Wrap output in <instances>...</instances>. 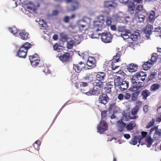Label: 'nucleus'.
<instances>
[{"instance_id":"f257e3e1","label":"nucleus","mask_w":161,"mask_h":161,"mask_svg":"<svg viewBox=\"0 0 161 161\" xmlns=\"http://www.w3.org/2000/svg\"><path fill=\"white\" fill-rule=\"evenodd\" d=\"M147 14V12L143 8L142 5H138L136 7L134 18L140 23L144 22Z\"/></svg>"},{"instance_id":"f03ea898","label":"nucleus","mask_w":161,"mask_h":161,"mask_svg":"<svg viewBox=\"0 0 161 161\" xmlns=\"http://www.w3.org/2000/svg\"><path fill=\"white\" fill-rule=\"evenodd\" d=\"M115 87L116 90L119 89L121 91H123L126 89L129 86L128 81H123L121 77L119 76L116 75L114 79Z\"/></svg>"},{"instance_id":"7ed1b4c3","label":"nucleus","mask_w":161,"mask_h":161,"mask_svg":"<svg viewBox=\"0 0 161 161\" xmlns=\"http://www.w3.org/2000/svg\"><path fill=\"white\" fill-rule=\"evenodd\" d=\"M105 82L99 81L96 83L95 88H93L92 90L90 88H88L87 90H85L84 88H81V91L86 94L90 95H94L99 94L100 90L102 89L103 86V83Z\"/></svg>"},{"instance_id":"20e7f679","label":"nucleus","mask_w":161,"mask_h":161,"mask_svg":"<svg viewBox=\"0 0 161 161\" xmlns=\"http://www.w3.org/2000/svg\"><path fill=\"white\" fill-rule=\"evenodd\" d=\"M31 46V44L26 42L20 47L18 51L17 54L18 56L21 58H25L27 55L28 50Z\"/></svg>"},{"instance_id":"39448f33","label":"nucleus","mask_w":161,"mask_h":161,"mask_svg":"<svg viewBox=\"0 0 161 161\" xmlns=\"http://www.w3.org/2000/svg\"><path fill=\"white\" fill-rule=\"evenodd\" d=\"M104 22V17L103 15H100L98 17L97 20L94 21L93 27L94 28H99L102 30V28H104L105 26Z\"/></svg>"},{"instance_id":"423d86ee","label":"nucleus","mask_w":161,"mask_h":161,"mask_svg":"<svg viewBox=\"0 0 161 161\" xmlns=\"http://www.w3.org/2000/svg\"><path fill=\"white\" fill-rule=\"evenodd\" d=\"M113 35L109 32H103L101 33V39L104 43L111 42L113 39Z\"/></svg>"},{"instance_id":"0eeeda50","label":"nucleus","mask_w":161,"mask_h":161,"mask_svg":"<svg viewBox=\"0 0 161 161\" xmlns=\"http://www.w3.org/2000/svg\"><path fill=\"white\" fill-rule=\"evenodd\" d=\"M67 3H71V7H68L67 11L70 12L73 11L78 9L79 6V3L77 0H65Z\"/></svg>"},{"instance_id":"6e6552de","label":"nucleus","mask_w":161,"mask_h":161,"mask_svg":"<svg viewBox=\"0 0 161 161\" xmlns=\"http://www.w3.org/2000/svg\"><path fill=\"white\" fill-rule=\"evenodd\" d=\"M29 58L31 64L33 67H36L39 65L40 58L37 53L30 56Z\"/></svg>"},{"instance_id":"1a4fd4ad","label":"nucleus","mask_w":161,"mask_h":161,"mask_svg":"<svg viewBox=\"0 0 161 161\" xmlns=\"http://www.w3.org/2000/svg\"><path fill=\"white\" fill-rule=\"evenodd\" d=\"M108 125L106 122L103 120H101L97 127L98 131L101 134L107 130Z\"/></svg>"},{"instance_id":"9d476101","label":"nucleus","mask_w":161,"mask_h":161,"mask_svg":"<svg viewBox=\"0 0 161 161\" xmlns=\"http://www.w3.org/2000/svg\"><path fill=\"white\" fill-rule=\"evenodd\" d=\"M155 14L156 11L154 10H151L149 12H147V21L150 23H153L156 18L155 17Z\"/></svg>"},{"instance_id":"9b49d317","label":"nucleus","mask_w":161,"mask_h":161,"mask_svg":"<svg viewBox=\"0 0 161 161\" xmlns=\"http://www.w3.org/2000/svg\"><path fill=\"white\" fill-rule=\"evenodd\" d=\"M109 98L107 94L102 93L99 97L98 101L100 103L105 105L109 101Z\"/></svg>"},{"instance_id":"f8f14e48","label":"nucleus","mask_w":161,"mask_h":161,"mask_svg":"<svg viewBox=\"0 0 161 161\" xmlns=\"http://www.w3.org/2000/svg\"><path fill=\"white\" fill-rule=\"evenodd\" d=\"M117 5V4L112 1H107L104 2V7L109 9L114 8Z\"/></svg>"},{"instance_id":"ddd939ff","label":"nucleus","mask_w":161,"mask_h":161,"mask_svg":"<svg viewBox=\"0 0 161 161\" xmlns=\"http://www.w3.org/2000/svg\"><path fill=\"white\" fill-rule=\"evenodd\" d=\"M85 65L83 62H80L78 64H74L73 69L77 73H80L85 68Z\"/></svg>"},{"instance_id":"4468645a","label":"nucleus","mask_w":161,"mask_h":161,"mask_svg":"<svg viewBox=\"0 0 161 161\" xmlns=\"http://www.w3.org/2000/svg\"><path fill=\"white\" fill-rule=\"evenodd\" d=\"M153 30V26L148 24H147L145 27L143 31L144 33L147 35V38L152 33Z\"/></svg>"},{"instance_id":"2eb2a0df","label":"nucleus","mask_w":161,"mask_h":161,"mask_svg":"<svg viewBox=\"0 0 161 161\" xmlns=\"http://www.w3.org/2000/svg\"><path fill=\"white\" fill-rule=\"evenodd\" d=\"M59 58V59L63 62H67L69 61L70 58V53H66L64 54H60Z\"/></svg>"},{"instance_id":"dca6fc26","label":"nucleus","mask_w":161,"mask_h":161,"mask_svg":"<svg viewBox=\"0 0 161 161\" xmlns=\"http://www.w3.org/2000/svg\"><path fill=\"white\" fill-rule=\"evenodd\" d=\"M106 76V74L104 72H99L97 73L96 75V78L99 81L104 82V81Z\"/></svg>"},{"instance_id":"f3484780","label":"nucleus","mask_w":161,"mask_h":161,"mask_svg":"<svg viewBox=\"0 0 161 161\" xmlns=\"http://www.w3.org/2000/svg\"><path fill=\"white\" fill-rule=\"evenodd\" d=\"M155 131L154 136H161V129H158V126H154L152 127L149 132L150 134H153Z\"/></svg>"},{"instance_id":"a211bd4d","label":"nucleus","mask_w":161,"mask_h":161,"mask_svg":"<svg viewBox=\"0 0 161 161\" xmlns=\"http://www.w3.org/2000/svg\"><path fill=\"white\" fill-rule=\"evenodd\" d=\"M96 61L94 58L93 57H91L88 58L86 63V64L90 68H92L96 66Z\"/></svg>"},{"instance_id":"6ab92c4d","label":"nucleus","mask_w":161,"mask_h":161,"mask_svg":"<svg viewBox=\"0 0 161 161\" xmlns=\"http://www.w3.org/2000/svg\"><path fill=\"white\" fill-rule=\"evenodd\" d=\"M138 66L134 64L131 63L126 66V69L130 72H135L137 71Z\"/></svg>"},{"instance_id":"aec40b11","label":"nucleus","mask_w":161,"mask_h":161,"mask_svg":"<svg viewBox=\"0 0 161 161\" xmlns=\"http://www.w3.org/2000/svg\"><path fill=\"white\" fill-rule=\"evenodd\" d=\"M20 37L22 40H26L29 38V33L25 30H22L20 31L19 33Z\"/></svg>"},{"instance_id":"412c9836","label":"nucleus","mask_w":161,"mask_h":161,"mask_svg":"<svg viewBox=\"0 0 161 161\" xmlns=\"http://www.w3.org/2000/svg\"><path fill=\"white\" fill-rule=\"evenodd\" d=\"M142 86V84H135L133 85L131 87L130 89V90L133 92L137 91H140L139 90V89L141 88Z\"/></svg>"},{"instance_id":"4be33fe9","label":"nucleus","mask_w":161,"mask_h":161,"mask_svg":"<svg viewBox=\"0 0 161 161\" xmlns=\"http://www.w3.org/2000/svg\"><path fill=\"white\" fill-rule=\"evenodd\" d=\"M141 141V137L140 136L136 135L134 136L130 143L131 144L134 145H136L138 142H140Z\"/></svg>"},{"instance_id":"5701e85b","label":"nucleus","mask_w":161,"mask_h":161,"mask_svg":"<svg viewBox=\"0 0 161 161\" xmlns=\"http://www.w3.org/2000/svg\"><path fill=\"white\" fill-rule=\"evenodd\" d=\"M151 95L150 92L147 89L143 90L141 93V96L142 99L144 100H146L147 98Z\"/></svg>"},{"instance_id":"b1692460","label":"nucleus","mask_w":161,"mask_h":161,"mask_svg":"<svg viewBox=\"0 0 161 161\" xmlns=\"http://www.w3.org/2000/svg\"><path fill=\"white\" fill-rule=\"evenodd\" d=\"M118 122L119 123L118 125V131L121 132L123 131L125 127L126 128V124L122 121H118Z\"/></svg>"},{"instance_id":"393cba45","label":"nucleus","mask_w":161,"mask_h":161,"mask_svg":"<svg viewBox=\"0 0 161 161\" xmlns=\"http://www.w3.org/2000/svg\"><path fill=\"white\" fill-rule=\"evenodd\" d=\"M100 31H101V29L99 28L97 29L96 30L91 34V38H99V36H101V33H98V32Z\"/></svg>"},{"instance_id":"a878e982","label":"nucleus","mask_w":161,"mask_h":161,"mask_svg":"<svg viewBox=\"0 0 161 161\" xmlns=\"http://www.w3.org/2000/svg\"><path fill=\"white\" fill-rule=\"evenodd\" d=\"M153 65L149 61L145 62L142 65V68L144 70H148Z\"/></svg>"},{"instance_id":"bb28decb","label":"nucleus","mask_w":161,"mask_h":161,"mask_svg":"<svg viewBox=\"0 0 161 161\" xmlns=\"http://www.w3.org/2000/svg\"><path fill=\"white\" fill-rule=\"evenodd\" d=\"M140 93V91H137L131 94V100L132 101H136L137 99L138 96Z\"/></svg>"},{"instance_id":"cd10ccee","label":"nucleus","mask_w":161,"mask_h":161,"mask_svg":"<svg viewBox=\"0 0 161 161\" xmlns=\"http://www.w3.org/2000/svg\"><path fill=\"white\" fill-rule=\"evenodd\" d=\"M138 78L136 75L133 76L131 79V82L133 85L135 84H142V83L139 81H137Z\"/></svg>"},{"instance_id":"c85d7f7f","label":"nucleus","mask_w":161,"mask_h":161,"mask_svg":"<svg viewBox=\"0 0 161 161\" xmlns=\"http://www.w3.org/2000/svg\"><path fill=\"white\" fill-rule=\"evenodd\" d=\"M85 80H88L89 82L93 81L92 75L89 73L86 74L85 76L84 77Z\"/></svg>"},{"instance_id":"c756f323","label":"nucleus","mask_w":161,"mask_h":161,"mask_svg":"<svg viewBox=\"0 0 161 161\" xmlns=\"http://www.w3.org/2000/svg\"><path fill=\"white\" fill-rule=\"evenodd\" d=\"M88 24L84 25V24L80 23L79 25V28L81 31H85L88 28Z\"/></svg>"},{"instance_id":"7c9ffc66","label":"nucleus","mask_w":161,"mask_h":161,"mask_svg":"<svg viewBox=\"0 0 161 161\" xmlns=\"http://www.w3.org/2000/svg\"><path fill=\"white\" fill-rule=\"evenodd\" d=\"M135 126V122L131 121L127 125H126V128L128 130H132Z\"/></svg>"},{"instance_id":"2f4dec72","label":"nucleus","mask_w":161,"mask_h":161,"mask_svg":"<svg viewBox=\"0 0 161 161\" xmlns=\"http://www.w3.org/2000/svg\"><path fill=\"white\" fill-rule=\"evenodd\" d=\"M138 110H139L134 108L131 109V114L133 116L132 117H131V119H135L137 118V116H136V114Z\"/></svg>"},{"instance_id":"473e14b6","label":"nucleus","mask_w":161,"mask_h":161,"mask_svg":"<svg viewBox=\"0 0 161 161\" xmlns=\"http://www.w3.org/2000/svg\"><path fill=\"white\" fill-rule=\"evenodd\" d=\"M158 57L156 54H153L152 56L150 62L152 64H155L157 59Z\"/></svg>"},{"instance_id":"72a5a7b5","label":"nucleus","mask_w":161,"mask_h":161,"mask_svg":"<svg viewBox=\"0 0 161 161\" xmlns=\"http://www.w3.org/2000/svg\"><path fill=\"white\" fill-rule=\"evenodd\" d=\"M153 31L155 32L156 36L161 37V27H157Z\"/></svg>"},{"instance_id":"f704fd0d","label":"nucleus","mask_w":161,"mask_h":161,"mask_svg":"<svg viewBox=\"0 0 161 161\" xmlns=\"http://www.w3.org/2000/svg\"><path fill=\"white\" fill-rule=\"evenodd\" d=\"M129 33V31L127 30L125 32H123L122 33H121L120 36L124 40L129 39V36L128 35Z\"/></svg>"},{"instance_id":"c9c22d12","label":"nucleus","mask_w":161,"mask_h":161,"mask_svg":"<svg viewBox=\"0 0 161 161\" xmlns=\"http://www.w3.org/2000/svg\"><path fill=\"white\" fill-rule=\"evenodd\" d=\"M130 113H128L127 114L125 113L122 117V120L125 121H127L129 119H131V117L130 116Z\"/></svg>"},{"instance_id":"e433bc0d","label":"nucleus","mask_w":161,"mask_h":161,"mask_svg":"<svg viewBox=\"0 0 161 161\" xmlns=\"http://www.w3.org/2000/svg\"><path fill=\"white\" fill-rule=\"evenodd\" d=\"M146 141L147 143V147H150L151 146L153 142L152 139L150 136H148L146 138Z\"/></svg>"},{"instance_id":"4c0bfd02","label":"nucleus","mask_w":161,"mask_h":161,"mask_svg":"<svg viewBox=\"0 0 161 161\" xmlns=\"http://www.w3.org/2000/svg\"><path fill=\"white\" fill-rule=\"evenodd\" d=\"M160 86V85L158 84H154L151 86L150 89L152 91H155L159 88Z\"/></svg>"},{"instance_id":"58836bf2","label":"nucleus","mask_w":161,"mask_h":161,"mask_svg":"<svg viewBox=\"0 0 161 161\" xmlns=\"http://www.w3.org/2000/svg\"><path fill=\"white\" fill-rule=\"evenodd\" d=\"M9 30L10 32L14 35L17 34L19 31V30L14 26L9 28Z\"/></svg>"},{"instance_id":"ea45409f","label":"nucleus","mask_w":161,"mask_h":161,"mask_svg":"<svg viewBox=\"0 0 161 161\" xmlns=\"http://www.w3.org/2000/svg\"><path fill=\"white\" fill-rule=\"evenodd\" d=\"M116 54L119 55L120 56L124 53V51L122 49V47L118 48L117 47L116 50Z\"/></svg>"},{"instance_id":"a19ab883","label":"nucleus","mask_w":161,"mask_h":161,"mask_svg":"<svg viewBox=\"0 0 161 161\" xmlns=\"http://www.w3.org/2000/svg\"><path fill=\"white\" fill-rule=\"evenodd\" d=\"M60 37L61 40L63 42L67 41L68 39V35L64 33H62L60 34Z\"/></svg>"},{"instance_id":"79ce46f5","label":"nucleus","mask_w":161,"mask_h":161,"mask_svg":"<svg viewBox=\"0 0 161 161\" xmlns=\"http://www.w3.org/2000/svg\"><path fill=\"white\" fill-rule=\"evenodd\" d=\"M74 42L73 40H71L67 42V47L68 49H71L74 44Z\"/></svg>"},{"instance_id":"37998d69","label":"nucleus","mask_w":161,"mask_h":161,"mask_svg":"<svg viewBox=\"0 0 161 161\" xmlns=\"http://www.w3.org/2000/svg\"><path fill=\"white\" fill-rule=\"evenodd\" d=\"M137 77H144V76H147V74L145 72L143 71H141L139 73H136L135 74Z\"/></svg>"},{"instance_id":"c03bdc74","label":"nucleus","mask_w":161,"mask_h":161,"mask_svg":"<svg viewBox=\"0 0 161 161\" xmlns=\"http://www.w3.org/2000/svg\"><path fill=\"white\" fill-rule=\"evenodd\" d=\"M81 24H84V25H86V24H88V28H89L90 26L91 22L90 20L88 19H84L81 21Z\"/></svg>"},{"instance_id":"a18cd8bd","label":"nucleus","mask_w":161,"mask_h":161,"mask_svg":"<svg viewBox=\"0 0 161 161\" xmlns=\"http://www.w3.org/2000/svg\"><path fill=\"white\" fill-rule=\"evenodd\" d=\"M155 121V119H152V120L148 122L146 126V128H149L151 127L154 125Z\"/></svg>"},{"instance_id":"49530a36","label":"nucleus","mask_w":161,"mask_h":161,"mask_svg":"<svg viewBox=\"0 0 161 161\" xmlns=\"http://www.w3.org/2000/svg\"><path fill=\"white\" fill-rule=\"evenodd\" d=\"M120 57L121 56L119 55H117V54H116V55L114 57L112 61H113L114 63H117L119 62Z\"/></svg>"},{"instance_id":"de8ad7c7","label":"nucleus","mask_w":161,"mask_h":161,"mask_svg":"<svg viewBox=\"0 0 161 161\" xmlns=\"http://www.w3.org/2000/svg\"><path fill=\"white\" fill-rule=\"evenodd\" d=\"M112 23V18L109 17L108 16L106 18V24L105 25H107V26L110 25Z\"/></svg>"},{"instance_id":"09e8293b","label":"nucleus","mask_w":161,"mask_h":161,"mask_svg":"<svg viewBox=\"0 0 161 161\" xmlns=\"http://www.w3.org/2000/svg\"><path fill=\"white\" fill-rule=\"evenodd\" d=\"M109 64H111V68L112 70H115L116 69L119 67V66L115 65V63H114L113 61H110L109 62Z\"/></svg>"},{"instance_id":"8fccbe9b","label":"nucleus","mask_w":161,"mask_h":161,"mask_svg":"<svg viewBox=\"0 0 161 161\" xmlns=\"http://www.w3.org/2000/svg\"><path fill=\"white\" fill-rule=\"evenodd\" d=\"M59 46L57 43L55 44L53 46V48L55 50L57 51L58 52H61V51H62V49L59 48Z\"/></svg>"},{"instance_id":"3c124183","label":"nucleus","mask_w":161,"mask_h":161,"mask_svg":"<svg viewBox=\"0 0 161 161\" xmlns=\"http://www.w3.org/2000/svg\"><path fill=\"white\" fill-rule=\"evenodd\" d=\"M127 30L125 29V27L119 26L117 29V31L119 32H121L122 33L123 32H125Z\"/></svg>"},{"instance_id":"603ef678","label":"nucleus","mask_w":161,"mask_h":161,"mask_svg":"<svg viewBox=\"0 0 161 161\" xmlns=\"http://www.w3.org/2000/svg\"><path fill=\"white\" fill-rule=\"evenodd\" d=\"M107 111L106 110L101 112V115L102 118L101 120H103V119L105 118V117L107 116Z\"/></svg>"},{"instance_id":"864d4df0","label":"nucleus","mask_w":161,"mask_h":161,"mask_svg":"<svg viewBox=\"0 0 161 161\" xmlns=\"http://www.w3.org/2000/svg\"><path fill=\"white\" fill-rule=\"evenodd\" d=\"M135 7L128 8V12L131 14H134L135 13Z\"/></svg>"},{"instance_id":"5fc2aeb1","label":"nucleus","mask_w":161,"mask_h":161,"mask_svg":"<svg viewBox=\"0 0 161 161\" xmlns=\"http://www.w3.org/2000/svg\"><path fill=\"white\" fill-rule=\"evenodd\" d=\"M115 104L114 103H111L109 104L108 108V111L109 112H111L114 110L115 108Z\"/></svg>"},{"instance_id":"6e6d98bb","label":"nucleus","mask_w":161,"mask_h":161,"mask_svg":"<svg viewBox=\"0 0 161 161\" xmlns=\"http://www.w3.org/2000/svg\"><path fill=\"white\" fill-rule=\"evenodd\" d=\"M142 104V101H137L136 102V105L134 108L139 110V108L141 107Z\"/></svg>"},{"instance_id":"4d7b16f0","label":"nucleus","mask_w":161,"mask_h":161,"mask_svg":"<svg viewBox=\"0 0 161 161\" xmlns=\"http://www.w3.org/2000/svg\"><path fill=\"white\" fill-rule=\"evenodd\" d=\"M156 74V72H152L151 73L150 75L148 77L149 80H152L155 77Z\"/></svg>"},{"instance_id":"13d9d810","label":"nucleus","mask_w":161,"mask_h":161,"mask_svg":"<svg viewBox=\"0 0 161 161\" xmlns=\"http://www.w3.org/2000/svg\"><path fill=\"white\" fill-rule=\"evenodd\" d=\"M138 36L137 35L132 34H131L130 38L133 41H136L138 38Z\"/></svg>"},{"instance_id":"bf43d9fd","label":"nucleus","mask_w":161,"mask_h":161,"mask_svg":"<svg viewBox=\"0 0 161 161\" xmlns=\"http://www.w3.org/2000/svg\"><path fill=\"white\" fill-rule=\"evenodd\" d=\"M148 132L146 131H142L141 132V136H139L141 137V140L145 137L147 135Z\"/></svg>"},{"instance_id":"052dcab7","label":"nucleus","mask_w":161,"mask_h":161,"mask_svg":"<svg viewBox=\"0 0 161 161\" xmlns=\"http://www.w3.org/2000/svg\"><path fill=\"white\" fill-rule=\"evenodd\" d=\"M88 86V83L84 82H81L80 86V87H87Z\"/></svg>"},{"instance_id":"680f3d73","label":"nucleus","mask_w":161,"mask_h":161,"mask_svg":"<svg viewBox=\"0 0 161 161\" xmlns=\"http://www.w3.org/2000/svg\"><path fill=\"white\" fill-rule=\"evenodd\" d=\"M124 96L125 99L126 100L130 99L131 97L130 94L129 93H126Z\"/></svg>"},{"instance_id":"e2e57ef3","label":"nucleus","mask_w":161,"mask_h":161,"mask_svg":"<svg viewBox=\"0 0 161 161\" xmlns=\"http://www.w3.org/2000/svg\"><path fill=\"white\" fill-rule=\"evenodd\" d=\"M124 97V94L122 93H120L118 95L117 98L118 99L121 101L123 100Z\"/></svg>"},{"instance_id":"0e129e2a","label":"nucleus","mask_w":161,"mask_h":161,"mask_svg":"<svg viewBox=\"0 0 161 161\" xmlns=\"http://www.w3.org/2000/svg\"><path fill=\"white\" fill-rule=\"evenodd\" d=\"M69 17L66 16L64 17L63 19V21L65 23H68L69 22Z\"/></svg>"},{"instance_id":"69168bd1","label":"nucleus","mask_w":161,"mask_h":161,"mask_svg":"<svg viewBox=\"0 0 161 161\" xmlns=\"http://www.w3.org/2000/svg\"><path fill=\"white\" fill-rule=\"evenodd\" d=\"M104 89L106 93H111L112 92L111 90V89L109 88L108 87H107L106 86L104 88Z\"/></svg>"},{"instance_id":"338daca9","label":"nucleus","mask_w":161,"mask_h":161,"mask_svg":"<svg viewBox=\"0 0 161 161\" xmlns=\"http://www.w3.org/2000/svg\"><path fill=\"white\" fill-rule=\"evenodd\" d=\"M122 19H121L122 20H125L126 22H128L130 19V17L128 16H125L124 17H122Z\"/></svg>"},{"instance_id":"774afa93","label":"nucleus","mask_w":161,"mask_h":161,"mask_svg":"<svg viewBox=\"0 0 161 161\" xmlns=\"http://www.w3.org/2000/svg\"><path fill=\"white\" fill-rule=\"evenodd\" d=\"M58 13L59 12L58 11L54 10L53 11L52 14V16H55L57 15Z\"/></svg>"}]
</instances>
